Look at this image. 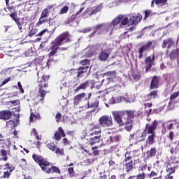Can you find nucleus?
<instances>
[{
    "label": "nucleus",
    "mask_w": 179,
    "mask_h": 179,
    "mask_svg": "<svg viewBox=\"0 0 179 179\" xmlns=\"http://www.w3.org/2000/svg\"><path fill=\"white\" fill-rule=\"evenodd\" d=\"M58 131L61 136H62V138H65L66 135L65 134V131H64V129H62V127H59Z\"/></svg>",
    "instance_id": "51"
},
{
    "label": "nucleus",
    "mask_w": 179,
    "mask_h": 179,
    "mask_svg": "<svg viewBox=\"0 0 179 179\" xmlns=\"http://www.w3.org/2000/svg\"><path fill=\"white\" fill-rule=\"evenodd\" d=\"M113 115L117 124L121 126L126 125L125 129L127 131H131L132 129V115H134V112L129 110L126 115H124L123 117L120 116V113L117 111L113 112Z\"/></svg>",
    "instance_id": "1"
},
{
    "label": "nucleus",
    "mask_w": 179,
    "mask_h": 179,
    "mask_svg": "<svg viewBox=\"0 0 179 179\" xmlns=\"http://www.w3.org/2000/svg\"><path fill=\"white\" fill-rule=\"evenodd\" d=\"M31 136H36V135H38V134L37 133V130H36V129H32L31 131Z\"/></svg>",
    "instance_id": "58"
},
{
    "label": "nucleus",
    "mask_w": 179,
    "mask_h": 179,
    "mask_svg": "<svg viewBox=\"0 0 179 179\" xmlns=\"http://www.w3.org/2000/svg\"><path fill=\"white\" fill-rule=\"evenodd\" d=\"M109 55L106 51L101 50V52L99 55V61H107L108 59Z\"/></svg>",
    "instance_id": "22"
},
{
    "label": "nucleus",
    "mask_w": 179,
    "mask_h": 179,
    "mask_svg": "<svg viewBox=\"0 0 179 179\" xmlns=\"http://www.w3.org/2000/svg\"><path fill=\"white\" fill-rule=\"evenodd\" d=\"M101 127H111L113 125V118L111 116L103 115L99 120Z\"/></svg>",
    "instance_id": "7"
},
{
    "label": "nucleus",
    "mask_w": 179,
    "mask_h": 179,
    "mask_svg": "<svg viewBox=\"0 0 179 179\" xmlns=\"http://www.w3.org/2000/svg\"><path fill=\"white\" fill-rule=\"evenodd\" d=\"M133 78L134 80H139L141 79V74L138 72L134 73Z\"/></svg>",
    "instance_id": "45"
},
{
    "label": "nucleus",
    "mask_w": 179,
    "mask_h": 179,
    "mask_svg": "<svg viewBox=\"0 0 179 179\" xmlns=\"http://www.w3.org/2000/svg\"><path fill=\"white\" fill-rule=\"evenodd\" d=\"M56 120L57 122H58V120H61V113H57L56 115Z\"/></svg>",
    "instance_id": "64"
},
{
    "label": "nucleus",
    "mask_w": 179,
    "mask_h": 179,
    "mask_svg": "<svg viewBox=\"0 0 179 179\" xmlns=\"http://www.w3.org/2000/svg\"><path fill=\"white\" fill-rule=\"evenodd\" d=\"M145 63L146 65L145 71L148 72L153 65H155V55L152 57L148 56L145 59Z\"/></svg>",
    "instance_id": "11"
},
{
    "label": "nucleus",
    "mask_w": 179,
    "mask_h": 179,
    "mask_svg": "<svg viewBox=\"0 0 179 179\" xmlns=\"http://www.w3.org/2000/svg\"><path fill=\"white\" fill-rule=\"evenodd\" d=\"M179 96V91L174 92L170 96V100H174V99H177V96Z\"/></svg>",
    "instance_id": "46"
},
{
    "label": "nucleus",
    "mask_w": 179,
    "mask_h": 179,
    "mask_svg": "<svg viewBox=\"0 0 179 179\" xmlns=\"http://www.w3.org/2000/svg\"><path fill=\"white\" fill-rule=\"evenodd\" d=\"M36 120H41L40 113L33 109H31V115L29 117V122H34Z\"/></svg>",
    "instance_id": "14"
},
{
    "label": "nucleus",
    "mask_w": 179,
    "mask_h": 179,
    "mask_svg": "<svg viewBox=\"0 0 179 179\" xmlns=\"http://www.w3.org/2000/svg\"><path fill=\"white\" fill-rule=\"evenodd\" d=\"M104 76H107L106 79L109 82H113L114 79H115L117 76V72L115 71H108L106 73H104Z\"/></svg>",
    "instance_id": "17"
},
{
    "label": "nucleus",
    "mask_w": 179,
    "mask_h": 179,
    "mask_svg": "<svg viewBox=\"0 0 179 179\" xmlns=\"http://www.w3.org/2000/svg\"><path fill=\"white\" fill-rule=\"evenodd\" d=\"M15 120H10L8 122H6V125L7 126H9L10 125L11 128L12 127H16L17 124H19V118H20V116L19 115H15Z\"/></svg>",
    "instance_id": "23"
},
{
    "label": "nucleus",
    "mask_w": 179,
    "mask_h": 179,
    "mask_svg": "<svg viewBox=\"0 0 179 179\" xmlns=\"http://www.w3.org/2000/svg\"><path fill=\"white\" fill-rule=\"evenodd\" d=\"M47 22V18H45V17H39V20L37 22V26H40V24H44V23H45Z\"/></svg>",
    "instance_id": "37"
},
{
    "label": "nucleus",
    "mask_w": 179,
    "mask_h": 179,
    "mask_svg": "<svg viewBox=\"0 0 179 179\" xmlns=\"http://www.w3.org/2000/svg\"><path fill=\"white\" fill-rule=\"evenodd\" d=\"M99 129V124L85 129V136H101V130Z\"/></svg>",
    "instance_id": "6"
},
{
    "label": "nucleus",
    "mask_w": 179,
    "mask_h": 179,
    "mask_svg": "<svg viewBox=\"0 0 179 179\" xmlns=\"http://www.w3.org/2000/svg\"><path fill=\"white\" fill-rule=\"evenodd\" d=\"M155 1V4L157 6H164L166 3H167V0H154Z\"/></svg>",
    "instance_id": "31"
},
{
    "label": "nucleus",
    "mask_w": 179,
    "mask_h": 179,
    "mask_svg": "<svg viewBox=\"0 0 179 179\" xmlns=\"http://www.w3.org/2000/svg\"><path fill=\"white\" fill-rule=\"evenodd\" d=\"M55 153L57 155H60L61 156H64V150L62 149H59V148H57L55 150Z\"/></svg>",
    "instance_id": "44"
},
{
    "label": "nucleus",
    "mask_w": 179,
    "mask_h": 179,
    "mask_svg": "<svg viewBox=\"0 0 179 179\" xmlns=\"http://www.w3.org/2000/svg\"><path fill=\"white\" fill-rule=\"evenodd\" d=\"M166 171L168 174H173V173L176 172V166H171L166 169Z\"/></svg>",
    "instance_id": "36"
},
{
    "label": "nucleus",
    "mask_w": 179,
    "mask_h": 179,
    "mask_svg": "<svg viewBox=\"0 0 179 179\" xmlns=\"http://www.w3.org/2000/svg\"><path fill=\"white\" fill-rule=\"evenodd\" d=\"M93 29L94 31L92 34H90V37H93V36L96 34V30L98 29H101L103 30V33H108L109 34H112L113 30H114L115 27L113 24H111V23L108 22L106 24H97L96 26L94 27Z\"/></svg>",
    "instance_id": "4"
},
{
    "label": "nucleus",
    "mask_w": 179,
    "mask_h": 179,
    "mask_svg": "<svg viewBox=\"0 0 179 179\" xmlns=\"http://www.w3.org/2000/svg\"><path fill=\"white\" fill-rule=\"evenodd\" d=\"M151 99H156L157 97V91H153L150 93Z\"/></svg>",
    "instance_id": "52"
},
{
    "label": "nucleus",
    "mask_w": 179,
    "mask_h": 179,
    "mask_svg": "<svg viewBox=\"0 0 179 179\" xmlns=\"http://www.w3.org/2000/svg\"><path fill=\"white\" fill-rule=\"evenodd\" d=\"M178 52H179V49L172 50L171 53L170 54L171 59H176V58L177 57V55H178Z\"/></svg>",
    "instance_id": "30"
},
{
    "label": "nucleus",
    "mask_w": 179,
    "mask_h": 179,
    "mask_svg": "<svg viewBox=\"0 0 179 179\" xmlns=\"http://www.w3.org/2000/svg\"><path fill=\"white\" fill-rule=\"evenodd\" d=\"M152 41H149L145 45L141 46L138 50V58H142V57H143V52H145V51H148V50H149V48H150L151 45H152Z\"/></svg>",
    "instance_id": "13"
},
{
    "label": "nucleus",
    "mask_w": 179,
    "mask_h": 179,
    "mask_svg": "<svg viewBox=\"0 0 179 179\" xmlns=\"http://www.w3.org/2000/svg\"><path fill=\"white\" fill-rule=\"evenodd\" d=\"M69 39H68V33H63L59 36L53 42L54 45L52 47V50L49 53V57H52L57 50H58V45H62V44H65V43H68Z\"/></svg>",
    "instance_id": "2"
},
{
    "label": "nucleus",
    "mask_w": 179,
    "mask_h": 179,
    "mask_svg": "<svg viewBox=\"0 0 179 179\" xmlns=\"http://www.w3.org/2000/svg\"><path fill=\"white\" fill-rule=\"evenodd\" d=\"M90 31H92V28H85L80 31V33H89Z\"/></svg>",
    "instance_id": "56"
},
{
    "label": "nucleus",
    "mask_w": 179,
    "mask_h": 179,
    "mask_svg": "<svg viewBox=\"0 0 179 179\" xmlns=\"http://www.w3.org/2000/svg\"><path fill=\"white\" fill-rule=\"evenodd\" d=\"M34 34H37V29L32 28L29 33V37H33Z\"/></svg>",
    "instance_id": "42"
},
{
    "label": "nucleus",
    "mask_w": 179,
    "mask_h": 179,
    "mask_svg": "<svg viewBox=\"0 0 179 179\" xmlns=\"http://www.w3.org/2000/svg\"><path fill=\"white\" fill-rule=\"evenodd\" d=\"M49 77L43 76L41 80H38L39 82V95L41 97L40 99V101H43L44 100V97H45V91L44 89L48 86V84L45 82V80H48Z\"/></svg>",
    "instance_id": "5"
},
{
    "label": "nucleus",
    "mask_w": 179,
    "mask_h": 179,
    "mask_svg": "<svg viewBox=\"0 0 179 179\" xmlns=\"http://www.w3.org/2000/svg\"><path fill=\"white\" fill-rule=\"evenodd\" d=\"M68 10H69V7L65 6H64L61 10H60V15H64L65 13H68Z\"/></svg>",
    "instance_id": "41"
},
{
    "label": "nucleus",
    "mask_w": 179,
    "mask_h": 179,
    "mask_svg": "<svg viewBox=\"0 0 179 179\" xmlns=\"http://www.w3.org/2000/svg\"><path fill=\"white\" fill-rule=\"evenodd\" d=\"M1 156H3V157L6 156V155H7L6 150H1Z\"/></svg>",
    "instance_id": "63"
},
{
    "label": "nucleus",
    "mask_w": 179,
    "mask_h": 179,
    "mask_svg": "<svg viewBox=\"0 0 179 179\" xmlns=\"http://www.w3.org/2000/svg\"><path fill=\"white\" fill-rule=\"evenodd\" d=\"M159 87V81L157 80V77L154 76L150 84V89H157Z\"/></svg>",
    "instance_id": "25"
},
{
    "label": "nucleus",
    "mask_w": 179,
    "mask_h": 179,
    "mask_svg": "<svg viewBox=\"0 0 179 179\" xmlns=\"http://www.w3.org/2000/svg\"><path fill=\"white\" fill-rule=\"evenodd\" d=\"M17 87H18L20 93H22V94L24 93V90H23V87L22 86V83L20 81L17 82Z\"/></svg>",
    "instance_id": "48"
},
{
    "label": "nucleus",
    "mask_w": 179,
    "mask_h": 179,
    "mask_svg": "<svg viewBox=\"0 0 179 179\" xmlns=\"http://www.w3.org/2000/svg\"><path fill=\"white\" fill-rule=\"evenodd\" d=\"M87 71V66H80L78 68V71H76L77 78L79 79V78H82L83 76V73Z\"/></svg>",
    "instance_id": "18"
},
{
    "label": "nucleus",
    "mask_w": 179,
    "mask_h": 179,
    "mask_svg": "<svg viewBox=\"0 0 179 179\" xmlns=\"http://www.w3.org/2000/svg\"><path fill=\"white\" fill-rule=\"evenodd\" d=\"M129 179H145V173L142 172L136 176H130Z\"/></svg>",
    "instance_id": "33"
},
{
    "label": "nucleus",
    "mask_w": 179,
    "mask_h": 179,
    "mask_svg": "<svg viewBox=\"0 0 179 179\" xmlns=\"http://www.w3.org/2000/svg\"><path fill=\"white\" fill-rule=\"evenodd\" d=\"M100 139H101V136H94L92 138H90L89 143L91 146H93V145L99 143Z\"/></svg>",
    "instance_id": "20"
},
{
    "label": "nucleus",
    "mask_w": 179,
    "mask_h": 179,
    "mask_svg": "<svg viewBox=\"0 0 179 179\" xmlns=\"http://www.w3.org/2000/svg\"><path fill=\"white\" fill-rule=\"evenodd\" d=\"M15 23H16L17 26L18 27L19 30L22 31V23H20V21L19 20H17V21H15Z\"/></svg>",
    "instance_id": "55"
},
{
    "label": "nucleus",
    "mask_w": 179,
    "mask_h": 179,
    "mask_svg": "<svg viewBox=\"0 0 179 179\" xmlns=\"http://www.w3.org/2000/svg\"><path fill=\"white\" fill-rule=\"evenodd\" d=\"M87 104H88V106H87L88 108H94V109H96V108H97V107H99V101L96 100L91 104L88 101Z\"/></svg>",
    "instance_id": "28"
},
{
    "label": "nucleus",
    "mask_w": 179,
    "mask_h": 179,
    "mask_svg": "<svg viewBox=\"0 0 179 179\" xmlns=\"http://www.w3.org/2000/svg\"><path fill=\"white\" fill-rule=\"evenodd\" d=\"M32 158L34 159V162H36V163L39 164L43 171L48 173V174L51 173V168H48V166H50V162H48L47 159H44L42 156L36 155H34Z\"/></svg>",
    "instance_id": "3"
},
{
    "label": "nucleus",
    "mask_w": 179,
    "mask_h": 179,
    "mask_svg": "<svg viewBox=\"0 0 179 179\" xmlns=\"http://www.w3.org/2000/svg\"><path fill=\"white\" fill-rule=\"evenodd\" d=\"M125 169L127 173H129L132 169H134V165L132 161H130L129 162H127L125 164Z\"/></svg>",
    "instance_id": "27"
},
{
    "label": "nucleus",
    "mask_w": 179,
    "mask_h": 179,
    "mask_svg": "<svg viewBox=\"0 0 179 179\" xmlns=\"http://www.w3.org/2000/svg\"><path fill=\"white\" fill-rule=\"evenodd\" d=\"M81 65L83 66H87V69H89V65L90 64V60L89 59H84L80 62Z\"/></svg>",
    "instance_id": "40"
},
{
    "label": "nucleus",
    "mask_w": 179,
    "mask_h": 179,
    "mask_svg": "<svg viewBox=\"0 0 179 179\" xmlns=\"http://www.w3.org/2000/svg\"><path fill=\"white\" fill-rule=\"evenodd\" d=\"M110 103L111 104H115V103H117V99H116V98H111V99H110Z\"/></svg>",
    "instance_id": "60"
},
{
    "label": "nucleus",
    "mask_w": 179,
    "mask_h": 179,
    "mask_svg": "<svg viewBox=\"0 0 179 179\" xmlns=\"http://www.w3.org/2000/svg\"><path fill=\"white\" fill-rule=\"evenodd\" d=\"M156 128H157V121L155 120L152 125L148 127V124H146L145 131L148 134L155 135V129H156Z\"/></svg>",
    "instance_id": "16"
},
{
    "label": "nucleus",
    "mask_w": 179,
    "mask_h": 179,
    "mask_svg": "<svg viewBox=\"0 0 179 179\" xmlns=\"http://www.w3.org/2000/svg\"><path fill=\"white\" fill-rule=\"evenodd\" d=\"M41 16L42 17H45L47 19L48 17V8H45L42 10V13L41 14Z\"/></svg>",
    "instance_id": "39"
},
{
    "label": "nucleus",
    "mask_w": 179,
    "mask_h": 179,
    "mask_svg": "<svg viewBox=\"0 0 179 179\" xmlns=\"http://www.w3.org/2000/svg\"><path fill=\"white\" fill-rule=\"evenodd\" d=\"M103 8V4H99L92 8V10L91 12V15H96L97 12H100Z\"/></svg>",
    "instance_id": "26"
},
{
    "label": "nucleus",
    "mask_w": 179,
    "mask_h": 179,
    "mask_svg": "<svg viewBox=\"0 0 179 179\" xmlns=\"http://www.w3.org/2000/svg\"><path fill=\"white\" fill-rule=\"evenodd\" d=\"M47 148L50 149V150H52V152H55L57 149V146L54 143H50L46 145Z\"/></svg>",
    "instance_id": "32"
},
{
    "label": "nucleus",
    "mask_w": 179,
    "mask_h": 179,
    "mask_svg": "<svg viewBox=\"0 0 179 179\" xmlns=\"http://www.w3.org/2000/svg\"><path fill=\"white\" fill-rule=\"evenodd\" d=\"M122 19H124V15H120L117 17H116L111 22L110 24L112 25H113L114 27H115V26H117V24H118L120 23V22H121V20H122Z\"/></svg>",
    "instance_id": "24"
},
{
    "label": "nucleus",
    "mask_w": 179,
    "mask_h": 179,
    "mask_svg": "<svg viewBox=\"0 0 179 179\" xmlns=\"http://www.w3.org/2000/svg\"><path fill=\"white\" fill-rule=\"evenodd\" d=\"M142 20V15L139 13L137 14H131L129 17V22L132 24V26L135 24H138L139 22Z\"/></svg>",
    "instance_id": "9"
},
{
    "label": "nucleus",
    "mask_w": 179,
    "mask_h": 179,
    "mask_svg": "<svg viewBox=\"0 0 179 179\" xmlns=\"http://www.w3.org/2000/svg\"><path fill=\"white\" fill-rule=\"evenodd\" d=\"M4 166H5V170H8V171L3 172V176H1V178H9V177H10V174H12V171L15 170V168L12 166H10L9 164H6Z\"/></svg>",
    "instance_id": "10"
},
{
    "label": "nucleus",
    "mask_w": 179,
    "mask_h": 179,
    "mask_svg": "<svg viewBox=\"0 0 179 179\" xmlns=\"http://www.w3.org/2000/svg\"><path fill=\"white\" fill-rule=\"evenodd\" d=\"M10 17L13 19V20H14V22H16L17 20H19V18H17V15H16V13H11L10 15Z\"/></svg>",
    "instance_id": "50"
},
{
    "label": "nucleus",
    "mask_w": 179,
    "mask_h": 179,
    "mask_svg": "<svg viewBox=\"0 0 179 179\" xmlns=\"http://www.w3.org/2000/svg\"><path fill=\"white\" fill-rule=\"evenodd\" d=\"M90 97H92L91 93L88 94V97H86V93H85V92L76 95V96H74V99H73L74 105L78 106V104H79V103H80V101H82V100H83V99H85V100H89V99H90Z\"/></svg>",
    "instance_id": "8"
},
{
    "label": "nucleus",
    "mask_w": 179,
    "mask_h": 179,
    "mask_svg": "<svg viewBox=\"0 0 179 179\" xmlns=\"http://www.w3.org/2000/svg\"><path fill=\"white\" fill-rule=\"evenodd\" d=\"M55 139H56L57 141L61 140V134H59V132L57 131L55 134Z\"/></svg>",
    "instance_id": "54"
},
{
    "label": "nucleus",
    "mask_w": 179,
    "mask_h": 179,
    "mask_svg": "<svg viewBox=\"0 0 179 179\" xmlns=\"http://www.w3.org/2000/svg\"><path fill=\"white\" fill-rule=\"evenodd\" d=\"M50 170H51L50 173H57L58 174L61 173V171L57 166H52L50 168Z\"/></svg>",
    "instance_id": "43"
},
{
    "label": "nucleus",
    "mask_w": 179,
    "mask_h": 179,
    "mask_svg": "<svg viewBox=\"0 0 179 179\" xmlns=\"http://www.w3.org/2000/svg\"><path fill=\"white\" fill-rule=\"evenodd\" d=\"M122 101H124V103H134L135 101V99H128L124 96H117L116 98V103H122Z\"/></svg>",
    "instance_id": "19"
},
{
    "label": "nucleus",
    "mask_w": 179,
    "mask_h": 179,
    "mask_svg": "<svg viewBox=\"0 0 179 179\" xmlns=\"http://www.w3.org/2000/svg\"><path fill=\"white\" fill-rule=\"evenodd\" d=\"M148 142L149 145H153V143H155V134H150L148 136Z\"/></svg>",
    "instance_id": "34"
},
{
    "label": "nucleus",
    "mask_w": 179,
    "mask_h": 179,
    "mask_svg": "<svg viewBox=\"0 0 179 179\" xmlns=\"http://www.w3.org/2000/svg\"><path fill=\"white\" fill-rule=\"evenodd\" d=\"M12 115L13 113L10 110L0 111V120H4V121H6V120H10Z\"/></svg>",
    "instance_id": "15"
},
{
    "label": "nucleus",
    "mask_w": 179,
    "mask_h": 179,
    "mask_svg": "<svg viewBox=\"0 0 179 179\" xmlns=\"http://www.w3.org/2000/svg\"><path fill=\"white\" fill-rule=\"evenodd\" d=\"M128 155H129V152H127L124 155V157H125V159L124 160V163H128V162L132 161V157H131Z\"/></svg>",
    "instance_id": "38"
},
{
    "label": "nucleus",
    "mask_w": 179,
    "mask_h": 179,
    "mask_svg": "<svg viewBox=\"0 0 179 179\" xmlns=\"http://www.w3.org/2000/svg\"><path fill=\"white\" fill-rule=\"evenodd\" d=\"M129 22V19L128 17H124L122 19L121 22V24H122V26H126V24H128Z\"/></svg>",
    "instance_id": "47"
},
{
    "label": "nucleus",
    "mask_w": 179,
    "mask_h": 179,
    "mask_svg": "<svg viewBox=\"0 0 179 179\" xmlns=\"http://www.w3.org/2000/svg\"><path fill=\"white\" fill-rule=\"evenodd\" d=\"M45 31H47V30L43 29L41 32H39L36 36L41 37V36H43V34H44V33H45Z\"/></svg>",
    "instance_id": "61"
},
{
    "label": "nucleus",
    "mask_w": 179,
    "mask_h": 179,
    "mask_svg": "<svg viewBox=\"0 0 179 179\" xmlns=\"http://www.w3.org/2000/svg\"><path fill=\"white\" fill-rule=\"evenodd\" d=\"M90 82L89 81H85V83H81L76 90H75V92L78 93V92H79V90H86L87 87H89L90 85H89Z\"/></svg>",
    "instance_id": "21"
},
{
    "label": "nucleus",
    "mask_w": 179,
    "mask_h": 179,
    "mask_svg": "<svg viewBox=\"0 0 179 179\" xmlns=\"http://www.w3.org/2000/svg\"><path fill=\"white\" fill-rule=\"evenodd\" d=\"M177 163H178V161H177V157H173V159L169 162V164L171 166H176L174 164H177Z\"/></svg>",
    "instance_id": "49"
},
{
    "label": "nucleus",
    "mask_w": 179,
    "mask_h": 179,
    "mask_svg": "<svg viewBox=\"0 0 179 179\" xmlns=\"http://www.w3.org/2000/svg\"><path fill=\"white\" fill-rule=\"evenodd\" d=\"M76 71H78V69H71L70 71V72H71V75H76Z\"/></svg>",
    "instance_id": "62"
},
{
    "label": "nucleus",
    "mask_w": 179,
    "mask_h": 179,
    "mask_svg": "<svg viewBox=\"0 0 179 179\" xmlns=\"http://www.w3.org/2000/svg\"><path fill=\"white\" fill-rule=\"evenodd\" d=\"M156 152V148H152L150 150L147 152V154L148 155V157H155Z\"/></svg>",
    "instance_id": "29"
},
{
    "label": "nucleus",
    "mask_w": 179,
    "mask_h": 179,
    "mask_svg": "<svg viewBox=\"0 0 179 179\" xmlns=\"http://www.w3.org/2000/svg\"><path fill=\"white\" fill-rule=\"evenodd\" d=\"M157 176V173H156V172L155 171H151V173H150V178H153V177H156Z\"/></svg>",
    "instance_id": "59"
},
{
    "label": "nucleus",
    "mask_w": 179,
    "mask_h": 179,
    "mask_svg": "<svg viewBox=\"0 0 179 179\" xmlns=\"http://www.w3.org/2000/svg\"><path fill=\"white\" fill-rule=\"evenodd\" d=\"M174 45V41H173V39L170 38L164 40L162 44V48H168V50H170V48H173Z\"/></svg>",
    "instance_id": "12"
},
{
    "label": "nucleus",
    "mask_w": 179,
    "mask_h": 179,
    "mask_svg": "<svg viewBox=\"0 0 179 179\" xmlns=\"http://www.w3.org/2000/svg\"><path fill=\"white\" fill-rule=\"evenodd\" d=\"M153 15H156V13H153L151 10L145 11V19H148L149 16H153Z\"/></svg>",
    "instance_id": "35"
},
{
    "label": "nucleus",
    "mask_w": 179,
    "mask_h": 179,
    "mask_svg": "<svg viewBox=\"0 0 179 179\" xmlns=\"http://www.w3.org/2000/svg\"><path fill=\"white\" fill-rule=\"evenodd\" d=\"M12 80V78L10 77L5 79L1 84L0 83V86H3V85H6V83H8V82H10V80Z\"/></svg>",
    "instance_id": "53"
},
{
    "label": "nucleus",
    "mask_w": 179,
    "mask_h": 179,
    "mask_svg": "<svg viewBox=\"0 0 179 179\" xmlns=\"http://www.w3.org/2000/svg\"><path fill=\"white\" fill-rule=\"evenodd\" d=\"M168 138L170 141H173V139H174V133L173 131H170Z\"/></svg>",
    "instance_id": "57"
}]
</instances>
